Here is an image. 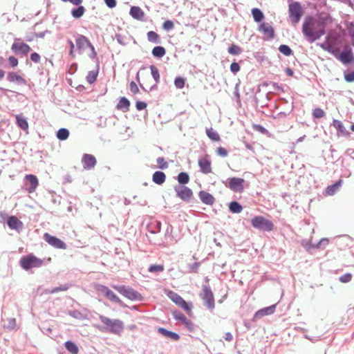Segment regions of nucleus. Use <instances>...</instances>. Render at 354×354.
<instances>
[{
	"label": "nucleus",
	"mask_w": 354,
	"mask_h": 354,
	"mask_svg": "<svg viewBox=\"0 0 354 354\" xmlns=\"http://www.w3.org/2000/svg\"><path fill=\"white\" fill-rule=\"evenodd\" d=\"M76 46L79 50L84 51L87 47L91 48L92 51V55H91V58H95L97 55V53L95 50L94 46L91 44L90 41L83 35H80L76 39Z\"/></svg>",
	"instance_id": "obj_6"
},
{
	"label": "nucleus",
	"mask_w": 354,
	"mask_h": 354,
	"mask_svg": "<svg viewBox=\"0 0 354 354\" xmlns=\"http://www.w3.org/2000/svg\"><path fill=\"white\" fill-rule=\"evenodd\" d=\"M227 50L231 55H239L242 52L241 48L235 44L230 46Z\"/></svg>",
	"instance_id": "obj_46"
},
{
	"label": "nucleus",
	"mask_w": 354,
	"mask_h": 354,
	"mask_svg": "<svg viewBox=\"0 0 354 354\" xmlns=\"http://www.w3.org/2000/svg\"><path fill=\"white\" fill-rule=\"evenodd\" d=\"M151 73L153 78L156 81V82H158L160 80V74L158 69L153 65L150 66Z\"/></svg>",
	"instance_id": "obj_44"
},
{
	"label": "nucleus",
	"mask_w": 354,
	"mask_h": 354,
	"mask_svg": "<svg viewBox=\"0 0 354 354\" xmlns=\"http://www.w3.org/2000/svg\"><path fill=\"white\" fill-rule=\"evenodd\" d=\"M152 179L155 183L162 185L165 181L166 176L162 171H156L153 174Z\"/></svg>",
	"instance_id": "obj_25"
},
{
	"label": "nucleus",
	"mask_w": 354,
	"mask_h": 354,
	"mask_svg": "<svg viewBox=\"0 0 354 354\" xmlns=\"http://www.w3.org/2000/svg\"><path fill=\"white\" fill-rule=\"evenodd\" d=\"M167 296L177 306L185 310L188 315L192 314V304L187 303L179 295L171 291H165Z\"/></svg>",
	"instance_id": "obj_3"
},
{
	"label": "nucleus",
	"mask_w": 354,
	"mask_h": 354,
	"mask_svg": "<svg viewBox=\"0 0 354 354\" xmlns=\"http://www.w3.org/2000/svg\"><path fill=\"white\" fill-rule=\"evenodd\" d=\"M44 239L48 244L55 248L66 249V243L64 242L55 236H51L48 233L44 234Z\"/></svg>",
	"instance_id": "obj_10"
},
{
	"label": "nucleus",
	"mask_w": 354,
	"mask_h": 354,
	"mask_svg": "<svg viewBox=\"0 0 354 354\" xmlns=\"http://www.w3.org/2000/svg\"><path fill=\"white\" fill-rule=\"evenodd\" d=\"M162 27L165 30H172L174 28V23L170 20H167L163 23Z\"/></svg>",
	"instance_id": "obj_57"
},
{
	"label": "nucleus",
	"mask_w": 354,
	"mask_h": 354,
	"mask_svg": "<svg viewBox=\"0 0 354 354\" xmlns=\"http://www.w3.org/2000/svg\"><path fill=\"white\" fill-rule=\"evenodd\" d=\"M289 17L291 21L296 24L301 17V8L299 3L295 2L289 5Z\"/></svg>",
	"instance_id": "obj_8"
},
{
	"label": "nucleus",
	"mask_w": 354,
	"mask_h": 354,
	"mask_svg": "<svg viewBox=\"0 0 354 354\" xmlns=\"http://www.w3.org/2000/svg\"><path fill=\"white\" fill-rule=\"evenodd\" d=\"M230 70L232 73H236L240 70V66L238 63L233 62L230 65Z\"/></svg>",
	"instance_id": "obj_60"
},
{
	"label": "nucleus",
	"mask_w": 354,
	"mask_h": 354,
	"mask_svg": "<svg viewBox=\"0 0 354 354\" xmlns=\"http://www.w3.org/2000/svg\"><path fill=\"white\" fill-rule=\"evenodd\" d=\"M82 162L85 169H91L95 167L96 159L93 155L86 153L82 157Z\"/></svg>",
	"instance_id": "obj_15"
},
{
	"label": "nucleus",
	"mask_w": 354,
	"mask_h": 354,
	"mask_svg": "<svg viewBox=\"0 0 354 354\" xmlns=\"http://www.w3.org/2000/svg\"><path fill=\"white\" fill-rule=\"evenodd\" d=\"M99 319L103 326L96 325L95 327L102 332L119 335L124 329V323L120 319H110L104 315H100Z\"/></svg>",
	"instance_id": "obj_2"
},
{
	"label": "nucleus",
	"mask_w": 354,
	"mask_h": 354,
	"mask_svg": "<svg viewBox=\"0 0 354 354\" xmlns=\"http://www.w3.org/2000/svg\"><path fill=\"white\" fill-rule=\"evenodd\" d=\"M302 32L306 39L313 43L325 34V27L323 23L313 18H308L303 24Z\"/></svg>",
	"instance_id": "obj_1"
},
{
	"label": "nucleus",
	"mask_w": 354,
	"mask_h": 354,
	"mask_svg": "<svg viewBox=\"0 0 354 354\" xmlns=\"http://www.w3.org/2000/svg\"><path fill=\"white\" fill-rule=\"evenodd\" d=\"M115 38L117 39V41L122 45V46H125L127 45V39L124 37H123L122 35H121L120 34H117L115 35Z\"/></svg>",
	"instance_id": "obj_58"
},
{
	"label": "nucleus",
	"mask_w": 354,
	"mask_h": 354,
	"mask_svg": "<svg viewBox=\"0 0 354 354\" xmlns=\"http://www.w3.org/2000/svg\"><path fill=\"white\" fill-rule=\"evenodd\" d=\"M130 106V102L126 98V97H121L118 105H117V108L118 109H124V110H128L129 109V107Z\"/></svg>",
	"instance_id": "obj_33"
},
{
	"label": "nucleus",
	"mask_w": 354,
	"mask_h": 354,
	"mask_svg": "<svg viewBox=\"0 0 354 354\" xmlns=\"http://www.w3.org/2000/svg\"><path fill=\"white\" fill-rule=\"evenodd\" d=\"M251 224L254 228L263 231H271L273 230L274 227L272 221L261 216L254 217L251 220Z\"/></svg>",
	"instance_id": "obj_5"
},
{
	"label": "nucleus",
	"mask_w": 354,
	"mask_h": 354,
	"mask_svg": "<svg viewBox=\"0 0 354 354\" xmlns=\"http://www.w3.org/2000/svg\"><path fill=\"white\" fill-rule=\"evenodd\" d=\"M69 131L66 129H60L57 132V137L60 140H65L68 138Z\"/></svg>",
	"instance_id": "obj_34"
},
{
	"label": "nucleus",
	"mask_w": 354,
	"mask_h": 354,
	"mask_svg": "<svg viewBox=\"0 0 354 354\" xmlns=\"http://www.w3.org/2000/svg\"><path fill=\"white\" fill-rule=\"evenodd\" d=\"M341 183H342V181L339 180L337 183L328 186L326 188L327 194L330 195V196L333 195L335 193V192L339 189V187L341 186Z\"/></svg>",
	"instance_id": "obj_35"
},
{
	"label": "nucleus",
	"mask_w": 354,
	"mask_h": 354,
	"mask_svg": "<svg viewBox=\"0 0 354 354\" xmlns=\"http://www.w3.org/2000/svg\"><path fill=\"white\" fill-rule=\"evenodd\" d=\"M175 191L177 196L183 201H189L193 194L189 187L182 185L175 187Z\"/></svg>",
	"instance_id": "obj_13"
},
{
	"label": "nucleus",
	"mask_w": 354,
	"mask_h": 354,
	"mask_svg": "<svg viewBox=\"0 0 354 354\" xmlns=\"http://www.w3.org/2000/svg\"><path fill=\"white\" fill-rule=\"evenodd\" d=\"M16 120L17 125L23 130L28 129V123L26 118L22 115H16Z\"/></svg>",
	"instance_id": "obj_26"
},
{
	"label": "nucleus",
	"mask_w": 354,
	"mask_h": 354,
	"mask_svg": "<svg viewBox=\"0 0 354 354\" xmlns=\"http://www.w3.org/2000/svg\"><path fill=\"white\" fill-rule=\"evenodd\" d=\"M164 270V266L162 265H151L149 268L150 272H160Z\"/></svg>",
	"instance_id": "obj_51"
},
{
	"label": "nucleus",
	"mask_w": 354,
	"mask_h": 354,
	"mask_svg": "<svg viewBox=\"0 0 354 354\" xmlns=\"http://www.w3.org/2000/svg\"><path fill=\"white\" fill-rule=\"evenodd\" d=\"M65 346L72 354H77L79 349L75 343L68 341L65 343Z\"/></svg>",
	"instance_id": "obj_36"
},
{
	"label": "nucleus",
	"mask_w": 354,
	"mask_h": 354,
	"mask_svg": "<svg viewBox=\"0 0 354 354\" xmlns=\"http://www.w3.org/2000/svg\"><path fill=\"white\" fill-rule=\"evenodd\" d=\"M158 331L160 334L164 337L171 339L174 341H178L180 339V336L176 333L168 330L164 328H158Z\"/></svg>",
	"instance_id": "obj_20"
},
{
	"label": "nucleus",
	"mask_w": 354,
	"mask_h": 354,
	"mask_svg": "<svg viewBox=\"0 0 354 354\" xmlns=\"http://www.w3.org/2000/svg\"><path fill=\"white\" fill-rule=\"evenodd\" d=\"M7 224L10 229L15 230L18 232H21L24 228L23 223L15 216H10L8 218Z\"/></svg>",
	"instance_id": "obj_14"
},
{
	"label": "nucleus",
	"mask_w": 354,
	"mask_h": 354,
	"mask_svg": "<svg viewBox=\"0 0 354 354\" xmlns=\"http://www.w3.org/2000/svg\"><path fill=\"white\" fill-rule=\"evenodd\" d=\"M68 289V286L62 285V286H60L59 287H56V288H52L50 290H46V292L47 293H49V294H53V293L57 292L59 291H66Z\"/></svg>",
	"instance_id": "obj_45"
},
{
	"label": "nucleus",
	"mask_w": 354,
	"mask_h": 354,
	"mask_svg": "<svg viewBox=\"0 0 354 354\" xmlns=\"http://www.w3.org/2000/svg\"><path fill=\"white\" fill-rule=\"evenodd\" d=\"M165 53V49L162 46H156L152 50V55L156 57L161 58Z\"/></svg>",
	"instance_id": "obj_30"
},
{
	"label": "nucleus",
	"mask_w": 354,
	"mask_h": 354,
	"mask_svg": "<svg viewBox=\"0 0 354 354\" xmlns=\"http://www.w3.org/2000/svg\"><path fill=\"white\" fill-rule=\"evenodd\" d=\"M206 134L208 136V138L213 141L218 142L220 140L219 134L216 131L214 130L212 128L206 129Z\"/></svg>",
	"instance_id": "obj_28"
},
{
	"label": "nucleus",
	"mask_w": 354,
	"mask_h": 354,
	"mask_svg": "<svg viewBox=\"0 0 354 354\" xmlns=\"http://www.w3.org/2000/svg\"><path fill=\"white\" fill-rule=\"evenodd\" d=\"M11 48L15 53H20L22 55H26L30 50V46L28 44L21 42L19 39H15Z\"/></svg>",
	"instance_id": "obj_11"
},
{
	"label": "nucleus",
	"mask_w": 354,
	"mask_h": 354,
	"mask_svg": "<svg viewBox=\"0 0 354 354\" xmlns=\"http://www.w3.org/2000/svg\"><path fill=\"white\" fill-rule=\"evenodd\" d=\"M259 31L263 32L267 39H272L274 37V30L272 26L268 23H263L260 25Z\"/></svg>",
	"instance_id": "obj_17"
},
{
	"label": "nucleus",
	"mask_w": 354,
	"mask_h": 354,
	"mask_svg": "<svg viewBox=\"0 0 354 354\" xmlns=\"http://www.w3.org/2000/svg\"><path fill=\"white\" fill-rule=\"evenodd\" d=\"M352 279V275L350 273H346L339 277V280L342 283H348Z\"/></svg>",
	"instance_id": "obj_54"
},
{
	"label": "nucleus",
	"mask_w": 354,
	"mask_h": 354,
	"mask_svg": "<svg viewBox=\"0 0 354 354\" xmlns=\"http://www.w3.org/2000/svg\"><path fill=\"white\" fill-rule=\"evenodd\" d=\"M333 125L337 131L341 132L342 134L346 133V130L341 121L338 120H333Z\"/></svg>",
	"instance_id": "obj_37"
},
{
	"label": "nucleus",
	"mask_w": 354,
	"mask_h": 354,
	"mask_svg": "<svg viewBox=\"0 0 354 354\" xmlns=\"http://www.w3.org/2000/svg\"><path fill=\"white\" fill-rule=\"evenodd\" d=\"M198 165L201 171L204 174H209L212 171L211 162L207 157L199 159Z\"/></svg>",
	"instance_id": "obj_18"
},
{
	"label": "nucleus",
	"mask_w": 354,
	"mask_h": 354,
	"mask_svg": "<svg viewBox=\"0 0 354 354\" xmlns=\"http://www.w3.org/2000/svg\"><path fill=\"white\" fill-rule=\"evenodd\" d=\"M97 76V71H89L86 76V80L88 83L92 84L95 81Z\"/></svg>",
	"instance_id": "obj_47"
},
{
	"label": "nucleus",
	"mask_w": 354,
	"mask_h": 354,
	"mask_svg": "<svg viewBox=\"0 0 354 354\" xmlns=\"http://www.w3.org/2000/svg\"><path fill=\"white\" fill-rule=\"evenodd\" d=\"M26 178L30 183V186L27 189L29 193H32L35 191L37 185H38V179L37 178L32 174L27 175Z\"/></svg>",
	"instance_id": "obj_21"
},
{
	"label": "nucleus",
	"mask_w": 354,
	"mask_h": 354,
	"mask_svg": "<svg viewBox=\"0 0 354 354\" xmlns=\"http://www.w3.org/2000/svg\"><path fill=\"white\" fill-rule=\"evenodd\" d=\"M174 318L176 320L181 322L185 327L190 331L194 330V325L191 320L188 319L182 313L178 310L172 312Z\"/></svg>",
	"instance_id": "obj_12"
},
{
	"label": "nucleus",
	"mask_w": 354,
	"mask_h": 354,
	"mask_svg": "<svg viewBox=\"0 0 354 354\" xmlns=\"http://www.w3.org/2000/svg\"><path fill=\"white\" fill-rule=\"evenodd\" d=\"M130 91L133 93H137L139 91V88H138L137 84L134 82H131L130 83Z\"/></svg>",
	"instance_id": "obj_64"
},
{
	"label": "nucleus",
	"mask_w": 354,
	"mask_h": 354,
	"mask_svg": "<svg viewBox=\"0 0 354 354\" xmlns=\"http://www.w3.org/2000/svg\"><path fill=\"white\" fill-rule=\"evenodd\" d=\"M156 162L158 164L159 167L162 169H165L168 167V163L165 160L164 158L162 157L158 158Z\"/></svg>",
	"instance_id": "obj_52"
},
{
	"label": "nucleus",
	"mask_w": 354,
	"mask_h": 354,
	"mask_svg": "<svg viewBox=\"0 0 354 354\" xmlns=\"http://www.w3.org/2000/svg\"><path fill=\"white\" fill-rule=\"evenodd\" d=\"M227 187L233 192L241 193L244 189L245 180L241 178H230L227 179Z\"/></svg>",
	"instance_id": "obj_7"
},
{
	"label": "nucleus",
	"mask_w": 354,
	"mask_h": 354,
	"mask_svg": "<svg viewBox=\"0 0 354 354\" xmlns=\"http://www.w3.org/2000/svg\"><path fill=\"white\" fill-rule=\"evenodd\" d=\"M178 181L180 184H187L189 180V175L185 172H181L178 176Z\"/></svg>",
	"instance_id": "obj_39"
},
{
	"label": "nucleus",
	"mask_w": 354,
	"mask_h": 354,
	"mask_svg": "<svg viewBox=\"0 0 354 354\" xmlns=\"http://www.w3.org/2000/svg\"><path fill=\"white\" fill-rule=\"evenodd\" d=\"M344 78L348 82H354V71L346 74Z\"/></svg>",
	"instance_id": "obj_61"
},
{
	"label": "nucleus",
	"mask_w": 354,
	"mask_h": 354,
	"mask_svg": "<svg viewBox=\"0 0 354 354\" xmlns=\"http://www.w3.org/2000/svg\"><path fill=\"white\" fill-rule=\"evenodd\" d=\"M313 115L316 118H321L325 115V112L320 108H317L313 111Z\"/></svg>",
	"instance_id": "obj_53"
},
{
	"label": "nucleus",
	"mask_w": 354,
	"mask_h": 354,
	"mask_svg": "<svg viewBox=\"0 0 354 354\" xmlns=\"http://www.w3.org/2000/svg\"><path fill=\"white\" fill-rule=\"evenodd\" d=\"M112 288L116 290L122 295H124L127 290L128 289V287H126L124 286H112Z\"/></svg>",
	"instance_id": "obj_55"
},
{
	"label": "nucleus",
	"mask_w": 354,
	"mask_h": 354,
	"mask_svg": "<svg viewBox=\"0 0 354 354\" xmlns=\"http://www.w3.org/2000/svg\"><path fill=\"white\" fill-rule=\"evenodd\" d=\"M21 266L26 270L33 268H39L42 266L43 260L32 254L24 257L20 260Z\"/></svg>",
	"instance_id": "obj_4"
},
{
	"label": "nucleus",
	"mask_w": 354,
	"mask_h": 354,
	"mask_svg": "<svg viewBox=\"0 0 354 354\" xmlns=\"http://www.w3.org/2000/svg\"><path fill=\"white\" fill-rule=\"evenodd\" d=\"M252 15L255 21L260 22L264 17L261 10L259 8H253L252 10Z\"/></svg>",
	"instance_id": "obj_31"
},
{
	"label": "nucleus",
	"mask_w": 354,
	"mask_h": 354,
	"mask_svg": "<svg viewBox=\"0 0 354 354\" xmlns=\"http://www.w3.org/2000/svg\"><path fill=\"white\" fill-rule=\"evenodd\" d=\"M329 243V240L327 238H322L317 244L313 245V249L322 248L324 249Z\"/></svg>",
	"instance_id": "obj_40"
},
{
	"label": "nucleus",
	"mask_w": 354,
	"mask_h": 354,
	"mask_svg": "<svg viewBox=\"0 0 354 354\" xmlns=\"http://www.w3.org/2000/svg\"><path fill=\"white\" fill-rule=\"evenodd\" d=\"M201 296L207 308L210 309H213L214 308V295L211 289L208 286H203V292Z\"/></svg>",
	"instance_id": "obj_9"
},
{
	"label": "nucleus",
	"mask_w": 354,
	"mask_h": 354,
	"mask_svg": "<svg viewBox=\"0 0 354 354\" xmlns=\"http://www.w3.org/2000/svg\"><path fill=\"white\" fill-rule=\"evenodd\" d=\"M198 196L202 202L206 205H212L214 203V197L205 191H201L198 194Z\"/></svg>",
	"instance_id": "obj_23"
},
{
	"label": "nucleus",
	"mask_w": 354,
	"mask_h": 354,
	"mask_svg": "<svg viewBox=\"0 0 354 354\" xmlns=\"http://www.w3.org/2000/svg\"><path fill=\"white\" fill-rule=\"evenodd\" d=\"M9 63L12 67H15L18 65V60L13 56H10L8 58Z\"/></svg>",
	"instance_id": "obj_63"
},
{
	"label": "nucleus",
	"mask_w": 354,
	"mask_h": 354,
	"mask_svg": "<svg viewBox=\"0 0 354 354\" xmlns=\"http://www.w3.org/2000/svg\"><path fill=\"white\" fill-rule=\"evenodd\" d=\"M185 82V79L180 77H176L174 80L175 86L179 89L183 88L184 87Z\"/></svg>",
	"instance_id": "obj_50"
},
{
	"label": "nucleus",
	"mask_w": 354,
	"mask_h": 354,
	"mask_svg": "<svg viewBox=\"0 0 354 354\" xmlns=\"http://www.w3.org/2000/svg\"><path fill=\"white\" fill-rule=\"evenodd\" d=\"M84 12L85 9L84 6H80L77 8H74L71 10V15L74 18L79 19L83 16Z\"/></svg>",
	"instance_id": "obj_29"
},
{
	"label": "nucleus",
	"mask_w": 354,
	"mask_h": 354,
	"mask_svg": "<svg viewBox=\"0 0 354 354\" xmlns=\"http://www.w3.org/2000/svg\"><path fill=\"white\" fill-rule=\"evenodd\" d=\"M279 50L281 53L284 55L289 56L292 54V50L290 48L285 44H282L279 47Z\"/></svg>",
	"instance_id": "obj_42"
},
{
	"label": "nucleus",
	"mask_w": 354,
	"mask_h": 354,
	"mask_svg": "<svg viewBox=\"0 0 354 354\" xmlns=\"http://www.w3.org/2000/svg\"><path fill=\"white\" fill-rule=\"evenodd\" d=\"M106 297L109 299V300L116 302L119 304H122V301L120 299V298L111 290L108 292L107 295H106Z\"/></svg>",
	"instance_id": "obj_41"
},
{
	"label": "nucleus",
	"mask_w": 354,
	"mask_h": 354,
	"mask_svg": "<svg viewBox=\"0 0 354 354\" xmlns=\"http://www.w3.org/2000/svg\"><path fill=\"white\" fill-rule=\"evenodd\" d=\"M124 296L129 299L133 300L138 298V293L132 288H128Z\"/></svg>",
	"instance_id": "obj_38"
},
{
	"label": "nucleus",
	"mask_w": 354,
	"mask_h": 354,
	"mask_svg": "<svg viewBox=\"0 0 354 354\" xmlns=\"http://www.w3.org/2000/svg\"><path fill=\"white\" fill-rule=\"evenodd\" d=\"M338 59L344 64H348L353 59V55L351 50H344L339 55Z\"/></svg>",
	"instance_id": "obj_19"
},
{
	"label": "nucleus",
	"mask_w": 354,
	"mask_h": 354,
	"mask_svg": "<svg viewBox=\"0 0 354 354\" xmlns=\"http://www.w3.org/2000/svg\"><path fill=\"white\" fill-rule=\"evenodd\" d=\"M112 288L116 290L122 295H124L127 290L128 289V287H126L124 286H112Z\"/></svg>",
	"instance_id": "obj_56"
},
{
	"label": "nucleus",
	"mask_w": 354,
	"mask_h": 354,
	"mask_svg": "<svg viewBox=\"0 0 354 354\" xmlns=\"http://www.w3.org/2000/svg\"><path fill=\"white\" fill-rule=\"evenodd\" d=\"M7 80L10 82H17L19 84H26V81L21 76L14 72L8 73Z\"/></svg>",
	"instance_id": "obj_22"
},
{
	"label": "nucleus",
	"mask_w": 354,
	"mask_h": 354,
	"mask_svg": "<svg viewBox=\"0 0 354 354\" xmlns=\"http://www.w3.org/2000/svg\"><path fill=\"white\" fill-rule=\"evenodd\" d=\"M276 308V304L270 306L268 307L263 308L259 310L255 313L254 318L261 319L266 315H272L274 313Z\"/></svg>",
	"instance_id": "obj_16"
},
{
	"label": "nucleus",
	"mask_w": 354,
	"mask_h": 354,
	"mask_svg": "<svg viewBox=\"0 0 354 354\" xmlns=\"http://www.w3.org/2000/svg\"><path fill=\"white\" fill-rule=\"evenodd\" d=\"M317 45L319 46L324 50L333 53V47L330 45V44H329L328 41L324 43H318Z\"/></svg>",
	"instance_id": "obj_49"
},
{
	"label": "nucleus",
	"mask_w": 354,
	"mask_h": 354,
	"mask_svg": "<svg viewBox=\"0 0 354 354\" xmlns=\"http://www.w3.org/2000/svg\"><path fill=\"white\" fill-rule=\"evenodd\" d=\"M136 106L138 110L141 111L147 107V104L144 102L138 101L136 104Z\"/></svg>",
	"instance_id": "obj_62"
},
{
	"label": "nucleus",
	"mask_w": 354,
	"mask_h": 354,
	"mask_svg": "<svg viewBox=\"0 0 354 354\" xmlns=\"http://www.w3.org/2000/svg\"><path fill=\"white\" fill-rule=\"evenodd\" d=\"M147 39L151 42L158 43V35L154 31L147 32Z\"/></svg>",
	"instance_id": "obj_43"
},
{
	"label": "nucleus",
	"mask_w": 354,
	"mask_h": 354,
	"mask_svg": "<svg viewBox=\"0 0 354 354\" xmlns=\"http://www.w3.org/2000/svg\"><path fill=\"white\" fill-rule=\"evenodd\" d=\"M229 208L232 213H240L243 208L242 206L237 202L233 201L230 203Z\"/></svg>",
	"instance_id": "obj_32"
},
{
	"label": "nucleus",
	"mask_w": 354,
	"mask_h": 354,
	"mask_svg": "<svg viewBox=\"0 0 354 354\" xmlns=\"http://www.w3.org/2000/svg\"><path fill=\"white\" fill-rule=\"evenodd\" d=\"M95 288L97 291L102 293L105 297L107 295L108 292L110 290L109 288L101 284L95 285Z\"/></svg>",
	"instance_id": "obj_48"
},
{
	"label": "nucleus",
	"mask_w": 354,
	"mask_h": 354,
	"mask_svg": "<svg viewBox=\"0 0 354 354\" xmlns=\"http://www.w3.org/2000/svg\"><path fill=\"white\" fill-rule=\"evenodd\" d=\"M217 154L221 157H226L228 154L227 151L223 147H218L216 150Z\"/></svg>",
	"instance_id": "obj_59"
},
{
	"label": "nucleus",
	"mask_w": 354,
	"mask_h": 354,
	"mask_svg": "<svg viewBox=\"0 0 354 354\" xmlns=\"http://www.w3.org/2000/svg\"><path fill=\"white\" fill-rule=\"evenodd\" d=\"M129 13L133 18L138 20H140L144 17V12L140 8L137 6L131 7Z\"/></svg>",
	"instance_id": "obj_24"
},
{
	"label": "nucleus",
	"mask_w": 354,
	"mask_h": 354,
	"mask_svg": "<svg viewBox=\"0 0 354 354\" xmlns=\"http://www.w3.org/2000/svg\"><path fill=\"white\" fill-rule=\"evenodd\" d=\"M3 326L8 330H15L17 328V322L15 318H8L6 319Z\"/></svg>",
	"instance_id": "obj_27"
}]
</instances>
